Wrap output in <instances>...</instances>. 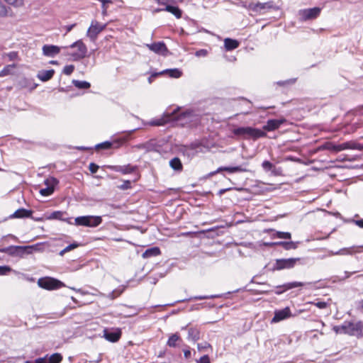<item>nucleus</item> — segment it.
<instances>
[{
  "instance_id": "1",
  "label": "nucleus",
  "mask_w": 363,
  "mask_h": 363,
  "mask_svg": "<svg viewBox=\"0 0 363 363\" xmlns=\"http://www.w3.org/2000/svg\"><path fill=\"white\" fill-rule=\"evenodd\" d=\"M191 111L186 110L183 111L181 108L178 107L172 112H165L162 118L153 120L150 123V124L151 125L160 126L170 121H182L191 116Z\"/></svg>"
},
{
  "instance_id": "2",
  "label": "nucleus",
  "mask_w": 363,
  "mask_h": 363,
  "mask_svg": "<svg viewBox=\"0 0 363 363\" xmlns=\"http://www.w3.org/2000/svg\"><path fill=\"white\" fill-rule=\"evenodd\" d=\"M242 6L255 14L263 15L272 10H278L279 7L274 1H269L261 3L259 1H242Z\"/></svg>"
},
{
  "instance_id": "3",
  "label": "nucleus",
  "mask_w": 363,
  "mask_h": 363,
  "mask_svg": "<svg viewBox=\"0 0 363 363\" xmlns=\"http://www.w3.org/2000/svg\"><path fill=\"white\" fill-rule=\"evenodd\" d=\"M233 132L234 135L245 140H257L267 136V133L264 130L252 127H239L235 128Z\"/></svg>"
},
{
  "instance_id": "4",
  "label": "nucleus",
  "mask_w": 363,
  "mask_h": 363,
  "mask_svg": "<svg viewBox=\"0 0 363 363\" xmlns=\"http://www.w3.org/2000/svg\"><path fill=\"white\" fill-rule=\"evenodd\" d=\"M38 248V245H26V246H9L1 250V252H5L13 257H18L21 258L24 257L26 255H31Z\"/></svg>"
},
{
  "instance_id": "5",
  "label": "nucleus",
  "mask_w": 363,
  "mask_h": 363,
  "mask_svg": "<svg viewBox=\"0 0 363 363\" xmlns=\"http://www.w3.org/2000/svg\"><path fill=\"white\" fill-rule=\"evenodd\" d=\"M102 223V218L96 216H79L74 219V224L79 226L96 228Z\"/></svg>"
},
{
  "instance_id": "6",
  "label": "nucleus",
  "mask_w": 363,
  "mask_h": 363,
  "mask_svg": "<svg viewBox=\"0 0 363 363\" xmlns=\"http://www.w3.org/2000/svg\"><path fill=\"white\" fill-rule=\"evenodd\" d=\"M322 9L314 7L310 9H301L298 11V18L301 22L313 21L316 19L320 15Z\"/></svg>"
},
{
  "instance_id": "7",
  "label": "nucleus",
  "mask_w": 363,
  "mask_h": 363,
  "mask_svg": "<svg viewBox=\"0 0 363 363\" xmlns=\"http://www.w3.org/2000/svg\"><path fill=\"white\" fill-rule=\"evenodd\" d=\"M40 287L47 290H55L65 286L61 281L52 277L40 278L38 281Z\"/></svg>"
},
{
  "instance_id": "8",
  "label": "nucleus",
  "mask_w": 363,
  "mask_h": 363,
  "mask_svg": "<svg viewBox=\"0 0 363 363\" xmlns=\"http://www.w3.org/2000/svg\"><path fill=\"white\" fill-rule=\"evenodd\" d=\"M69 48H77V50L76 52L69 54L72 57L74 60L78 61L84 58L86 56L87 48L81 40H79L75 43H72L69 46Z\"/></svg>"
},
{
  "instance_id": "9",
  "label": "nucleus",
  "mask_w": 363,
  "mask_h": 363,
  "mask_svg": "<svg viewBox=\"0 0 363 363\" xmlns=\"http://www.w3.org/2000/svg\"><path fill=\"white\" fill-rule=\"evenodd\" d=\"M106 27V24H101L97 21H92L91 26L87 30L86 35L91 41L94 42L97 38L98 35L104 30Z\"/></svg>"
},
{
  "instance_id": "10",
  "label": "nucleus",
  "mask_w": 363,
  "mask_h": 363,
  "mask_svg": "<svg viewBox=\"0 0 363 363\" xmlns=\"http://www.w3.org/2000/svg\"><path fill=\"white\" fill-rule=\"evenodd\" d=\"M299 258L279 259L276 260V264L273 267V270H281L284 269L293 268L296 263L299 261Z\"/></svg>"
},
{
  "instance_id": "11",
  "label": "nucleus",
  "mask_w": 363,
  "mask_h": 363,
  "mask_svg": "<svg viewBox=\"0 0 363 363\" xmlns=\"http://www.w3.org/2000/svg\"><path fill=\"white\" fill-rule=\"evenodd\" d=\"M362 325L360 322L352 323V322H345L342 325V333L348 334L350 335H354L357 333L361 332Z\"/></svg>"
},
{
  "instance_id": "12",
  "label": "nucleus",
  "mask_w": 363,
  "mask_h": 363,
  "mask_svg": "<svg viewBox=\"0 0 363 363\" xmlns=\"http://www.w3.org/2000/svg\"><path fill=\"white\" fill-rule=\"evenodd\" d=\"M62 359L61 354L54 353L52 355L46 354L43 357L38 358L34 362L26 361V363H60Z\"/></svg>"
},
{
  "instance_id": "13",
  "label": "nucleus",
  "mask_w": 363,
  "mask_h": 363,
  "mask_svg": "<svg viewBox=\"0 0 363 363\" xmlns=\"http://www.w3.org/2000/svg\"><path fill=\"white\" fill-rule=\"evenodd\" d=\"M128 140L127 137H121L112 142H104L96 145L97 149L118 148Z\"/></svg>"
},
{
  "instance_id": "14",
  "label": "nucleus",
  "mask_w": 363,
  "mask_h": 363,
  "mask_svg": "<svg viewBox=\"0 0 363 363\" xmlns=\"http://www.w3.org/2000/svg\"><path fill=\"white\" fill-rule=\"evenodd\" d=\"M122 335L119 328L105 329L104 330V337L108 341L116 342L119 340Z\"/></svg>"
},
{
  "instance_id": "15",
  "label": "nucleus",
  "mask_w": 363,
  "mask_h": 363,
  "mask_svg": "<svg viewBox=\"0 0 363 363\" xmlns=\"http://www.w3.org/2000/svg\"><path fill=\"white\" fill-rule=\"evenodd\" d=\"M147 47L154 52L166 56L168 52V49L163 42H156L152 44H147Z\"/></svg>"
},
{
  "instance_id": "16",
  "label": "nucleus",
  "mask_w": 363,
  "mask_h": 363,
  "mask_svg": "<svg viewBox=\"0 0 363 363\" xmlns=\"http://www.w3.org/2000/svg\"><path fill=\"white\" fill-rule=\"evenodd\" d=\"M291 315V310L289 307H286L281 310L276 311L274 312V316L272 320V323H278L287 318H289Z\"/></svg>"
},
{
  "instance_id": "17",
  "label": "nucleus",
  "mask_w": 363,
  "mask_h": 363,
  "mask_svg": "<svg viewBox=\"0 0 363 363\" xmlns=\"http://www.w3.org/2000/svg\"><path fill=\"white\" fill-rule=\"evenodd\" d=\"M304 285H305L304 283L299 282V281H294V282H291V283L284 284L283 285L277 286L276 287L277 290L275 291V294L279 295L287 290H289V289H294L296 287H298V286H303Z\"/></svg>"
},
{
  "instance_id": "18",
  "label": "nucleus",
  "mask_w": 363,
  "mask_h": 363,
  "mask_svg": "<svg viewBox=\"0 0 363 363\" xmlns=\"http://www.w3.org/2000/svg\"><path fill=\"white\" fill-rule=\"evenodd\" d=\"M42 50L45 56L53 57L60 52L61 48L54 45H45Z\"/></svg>"
},
{
  "instance_id": "19",
  "label": "nucleus",
  "mask_w": 363,
  "mask_h": 363,
  "mask_svg": "<svg viewBox=\"0 0 363 363\" xmlns=\"http://www.w3.org/2000/svg\"><path fill=\"white\" fill-rule=\"evenodd\" d=\"M285 121V119H270L267 121V124L263 126V130L267 131L275 130Z\"/></svg>"
},
{
  "instance_id": "20",
  "label": "nucleus",
  "mask_w": 363,
  "mask_h": 363,
  "mask_svg": "<svg viewBox=\"0 0 363 363\" xmlns=\"http://www.w3.org/2000/svg\"><path fill=\"white\" fill-rule=\"evenodd\" d=\"M109 168L115 172H119L126 174L133 172L137 169V167L128 164L123 166H110Z\"/></svg>"
},
{
  "instance_id": "21",
  "label": "nucleus",
  "mask_w": 363,
  "mask_h": 363,
  "mask_svg": "<svg viewBox=\"0 0 363 363\" xmlns=\"http://www.w3.org/2000/svg\"><path fill=\"white\" fill-rule=\"evenodd\" d=\"M169 166L170 167L174 169L175 172H178V173H180L183 171V164H182V162L181 161V160L177 157H173L172 159H171L169 160Z\"/></svg>"
},
{
  "instance_id": "22",
  "label": "nucleus",
  "mask_w": 363,
  "mask_h": 363,
  "mask_svg": "<svg viewBox=\"0 0 363 363\" xmlns=\"http://www.w3.org/2000/svg\"><path fill=\"white\" fill-rule=\"evenodd\" d=\"M32 213V211L26 210L25 208H19L10 216V218H28L31 216Z\"/></svg>"
},
{
  "instance_id": "23",
  "label": "nucleus",
  "mask_w": 363,
  "mask_h": 363,
  "mask_svg": "<svg viewBox=\"0 0 363 363\" xmlns=\"http://www.w3.org/2000/svg\"><path fill=\"white\" fill-rule=\"evenodd\" d=\"M54 74V69L41 70L38 72L37 77L42 82H47L53 77Z\"/></svg>"
},
{
  "instance_id": "24",
  "label": "nucleus",
  "mask_w": 363,
  "mask_h": 363,
  "mask_svg": "<svg viewBox=\"0 0 363 363\" xmlns=\"http://www.w3.org/2000/svg\"><path fill=\"white\" fill-rule=\"evenodd\" d=\"M221 171H226L230 173H235V172H246L247 170L242 167H220L218 168L216 172H213L212 174H215L216 173H218Z\"/></svg>"
},
{
  "instance_id": "25",
  "label": "nucleus",
  "mask_w": 363,
  "mask_h": 363,
  "mask_svg": "<svg viewBox=\"0 0 363 363\" xmlns=\"http://www.w3.org/2000/svg\"><path fill=\"white\" fill-rule=\"evenodd\" d=\"M161 254L160 249L157 247H154L146 250L142 255V257L145 259L150 258L152 257H156Z\"/></svg>"
},
{
  "instance_id": "26",
  "label": "nucleus",
  "mask_w": 363,
  "mask_h": 363,
  "mask_svg": "<svg viewBox=\"0 0 363 363\" xmlns=\"http://www.w3.org/2000/svg\"><path fill=\"white\" fill-rule=\"evenodd\" d=\"M267 245H269V246H274V245L281 246V247H283L286 250H291V249H296L297 247L296 244L295 242H291V241H290V242L281 241V242H272V243L267 244Z\"/></svg>"
},
{
  "instance_id": "27",
  "label": "nucleus",
  "mask_w": 363,
  "mask_h": 363,
  "mask_svg": "<svg viewBox=\"0 0 363 363\" xmlns=\"http://www.w3.org/2000/svg\"><path fill=\"white\" fill-rule=\"evenodd\" d=\"M188 339L194 342L200 339V330L197 328H189L188 329Z\"/></svg>"
},
{
  "instance_id": "28",
  "label": "nucleus",
  "mask_w": 363,
  "mask_h": 363,
  "mask_svg": "<svg viewBox=\"0 0 363 363\" xmlns=\"http://www.w3.org/2000/svg\"><path fill=\"white\" fill-rule=\"evenodd\" d=\"M165 11H168L174 15L177 18H182V11L177 6H173L167 4L164 8Z\"/></svg>"
},
{
  "instance_id": "29",
  "label": "nucleus",
  "mask_w": 363,
  "mask_h": 363,
  "mask_svg": "<svg viewBox=\"0 0 363 363\" xmlns=\"http://www.w3.org/2000/svg\"><path fill=\"white\" fill-rule=\"evenodd\" d=\"M225 48L227 50L236 49L239 46V43L236 40L226 38L224 40Z\"/></svg>"
},
{
  "instance_id": "30",
  "label": "nucleus",
  "mask_w": 363,
  "mask_h": 363,
  "mask_svg": "<svg viewBox=\"0 0 363 363\" xmlns=\"http://www.w3.org/2000/svg\"><path fill=\"white\" fill-rule=\"evenodd\" d=\"M16 67V64H11L6 65L1 72H0V77L13 74H14V69Z\"/></svg>"
},
{
  "instance_id": "31",
  "label": "nucleus",
  "mask_w": 363,
  "mask_h": 363,
  "mask_svg": "<svg viewBox=\"0 0 363 363\" xmlns=\"http://www.w3.org/2000/svg\"><path fill=\"white\" fill-rule=\"evenodd\" d=\"M164 73L169 74V76L174 78H179L182 76V72L178 69H166L160 72L163 74Z\"/></svg>"
},
{
  "instance_id": "32",
  "label": "nucleus",
  "mask_w": 363,
  "mask_h": 363,
  "mask_svg": "<svg viewBox=\"0 0 363 363\" xmlns=\"http://www.w3.org/2000/svg\"><path fill=\"white\" fill-rule=\"evenodd\" d=\"M180 340V337L178 334L175 333L172 335L168 341L167 345L172 347H175L177 346V342Z\"/></svg>"
},
{
  "instance_id": "33",
  "label": "nucleus",
  "mask_w": 363,
  "mask_h": 363,
  "mask_svg": "<svg viewBox=\"0 0 363 363\" xmlns=\"http://www.w3.org/2000/svg\"><path fill=\"white\" fill-rule=\"evenodd\" d=\"M65 212L62 211H54L51 213V215L48 217V219H57L60 220H65V218L64 217Z\"/></svg>"
},
{
  "instance_id": "34",
  "label": "nucleus",
  "mask_w": 363,
  "mask_h": 363,
  "mask_svg": "<svg viewBox=\"0 0 363 363\" xmlns=\"http://www.w3.org/2000/svg\"><path fill=\"white\" fill-rule=\"evenodd\" d=\"M73 84L76 87L83 89H89L91 86V84L85 81L74 80Z\"/></svg>"
},
{
  "instance_id": "35",
  "label": "nucleus",
  "mask_w": 363,
  "mask_h": 363,
  "mask_svg": "<svg viewBox=\"0 0 363 363\" xmlns=\"http://www.w3.org/2000/svg\"><path fill=\"white\" fill-rule=\"evenodd\" d=\"M59 181L55 177H50L45 180V184L47 187H52L55 189V186L57 185Z\"/></svg>"
},
{
  "instance_id": "36",
  "label": "nucleus",
  "mask_w": 363,
  "mask_h": 363,
  "mask_svg": "<svg viewBox=\"0 0 363 363\" xmlns=\"http://www.w3.org/2000/svg\"><path fill=\"white\" fill-rule=\"evenodd\" d=\"M274 238H278L280 239H291V235L290 233L287 232H279L277 231L276 233L273 235Z\"/></svg>"
},
{
  "instance_id": "37",
  "label": "nucleus",
  "mask_w": 363,
  "mask_h": 363,
  "mask_svg": "<svg viewBox=\"0 0 363 363\" xmlns=\"http://www.w3.org/2000/svg\"><path fill=\"white\" fill-rule=\"evenodd\" d=\"M78 246H79V245L77 243L70 244L69 245L67 246L65 249L61 250L59 254H60V256H63L66 252H69V251L75 249Z\"/></svg>"
},
{
  "instance_id": "38",
  "label": "nucleus",
  "mask_w": 363,
  "mask_h": 363,
  "mask_svg": "<svg viewBox=\"0 0 363 363\" xmlns=\"http://www.w3.org/2000/svg\"><path fill=\"white\" fill-rule=\"evenodd\" d=\"M354 146H352L350 143H344L337 145V152L342 151L346 149H354Z\"/></svg>"
},
{
  "instance_id": "39",
  "label": "nucleus",
  "mask_w": 363,
  "mask_h": 363,
  "mask_svg": "<svg viewBox=\"0 0 363 363\" xmlns=\"http://www.w3.org/2000/svg\"><path fill=\"white\" fill-rule=\"evenodd\" d=\"M10 8L6 6L1 1H0V16L4 17L8 15L9 11Z\"/></svg>"
},
{
  "instance_id": "40",
  "label": "nucleus",
  "mask_w": 363,
  "mask_h": 363,
  "mask_svg": "<svg viewBox=\"0 0 363 363\" xmlns=\"http://www.w3.org/2000/svg\"><path fill=\"white\" fill-rule=\"evenodd\" d=\"M54 192V189L52 187H46L45 189H41L40 190V193L42 196H48L51 195Z\"/></svg>"
},
{
  "instance_id": "41",
  "label": "nucleus",
  "mask_w": 363,
  "mask_h": 363,
  "mask_svg": "<svg viewBox=\"0 0 363 363\" xmlns=\"http://www.w3.org/2000/svg\"><path fill=\"white\" fill-rule=\"evenodd\" d=\"M262 166L263 169L267 172L272 170L274 167V164L267 160L264 161Z\"/></svg>"
},
{
  "instance_id": "42",
  "label": "nucleus",
  "mask_w": 363,
  "mask_h": 363,
  "mask_svg": "<svg viewBox=\"0 0 363 363\" xmlns=\"http://www.w3.org/2000/svg\"><path fill=\"white\" fill-rule=\"evenodd\" d=\"M74 70V66L72 65H66L63 69V73L66 75H70Z\"/></svg>"
},
{
  "instance_id": "43",
  "label": "nucleus",
  "mask_w": 363,
  "mask_h": 363,
  "mask_svg": "<svg viewBox=\"0 0 363 363\" xmlns=\"http://www.w3.org/2000/svg\"><path fill=\"white\" fill-rule=\"evenodd\" d=\"M359 252V250H354V247L345 248V249L341 250L340 251V252H338L337 254H340V255L352 254L354 252Z\"/></svg>"
},
{
  "instance_id": "44",
  "label": "nucleus",
  "mask_w": 363,
  "mask_h": 363,
  "mask_svg": "<svg viewBox=\"0 0 363 363\" xmlns=\"http://www.w3.org/2000/svg\"><path fill=\"white\" fill-rule=\"evenodd\" d=\"M211 347V345L206 342H203V343H199L197 345V348H198V350L200 351V352H202L208 348H210Z\"/></svg>"
},
{
  "instance_id": "45",
  "label": "nucleus",
  "mask_w": 363,
  "mask_h": 363,
  "mask_svg": "<svg viewBox=\"0 0 363 363\" xmlns=\"http://www.w3.org/2000/svg\"><path fill=\"white\" fill-rule=\"evenodd\" d=\"M8 4L15 6H21L23 4V0H4Z\"/></svg>"
},
{
  "instance_id": "46",
  "label": "nucleus",
  "mask_w": 363,
  "mask_h": 363,
  "mask_svg": "<svg viewBox=\"0 0 363 363\" xmlns=\"http://www.w3.org/2000/svg\"><path fill=\"white\" fill-rule=\"evenodd\" d=\"M11 271V268L9 266H0V275L7 274Z\"/></svg>"
},
{
  "instance_id": "47",
  "label": "nucleus",
  "mask_w": 363,
  "mask_h": 363,
  "mask_svg": "<svg viewBox=\"0 0 363 363\" xmlns=\"http://www.w3.org/2000/svg\"><path fill=\"white\" fill-rule=\"evenodd\" d=\"M208 55L207 50L201 49L196 52L195 55L198 57H206Z\"/></svg>"
},
{
  "instance_id": "48",
  "label": "nucleus",
  "mask_w": 363,
  "mask_h": 363,
  "mask_svg": "<svg viewBox=\"0 0 363 363\" xmlns=\"http://www.w3.org/2000/svg\"><path fill=\"white\" fill-rule=\"evenodd\" d=\"M313 304H314L316 307H318L320 309L325 308L328 306V303H326L325 301H316V302H313Z\"/></svg>"
},
{
  "instance_id": "49",
  "label": "nucleus",
  "mask_w": 363,
  "mask_h": 363,
  "mask_svg": "<svg viewBox=\"0 0 363 363\" xmlns=\"http://www.w3.org/2000/svg\"><path fill=\"white\" fill-rule=\"evenodd\" d=\"M326 149L337 152V145L330 143L326 145Z\"/></svg>"
},
{
  "instance_id": "50",
  "label": "nucleus",
  "mask_w": 363,
  "mask_h": 363,
  "mask_svg": "<svg viewBox=\"0 0 363 363\" xmlns=\"http://www.w3.org/2000/svg\"><path fill=\"white\" fill-rule=\"evenodd\" d=\"M99 168V165H97L95 163L89 164V169L93 174L96 173L98 171Z\"/></svg>"
},
{
  "instance_id": "51",
  "label": "nucleus",
  "mask_w": 363,
  "mask_h": 363,
  "mask_svg": "<svg viewBox=\"0 0 363 363\" xmlns=\"http://www.w3.org/2000/svg\"><path fill=\"white\" fill-rule=\"evenodd\" d=\"M197 363H211L210 359L208 355H204L201 357L199 360L197 361Z\"/></svg>"
},
{
  "instance_id": "52",
  "label": "nucleus",
  "mask_w": 363,
  "mask_h": 363,
  "mask_svg": "<svg viewBox=\"0 0 363 363\" xmlns=\"http://www.w3.org/2000/svg\"><path fill=\"white\" fill-rule=\"evenodd\" d=\"M216 297V296H195L194 298V299L195 300H204V299H208V298H215Z\"/></svg>"
},
{
  "instance_id": "53",
  "label": "nucleus",
  "mask_w": 363,
  "mask_h": 363,
  "mask_svg": "<svg viewBox=\"0 0 363 363\" xmlns=\"http://www.w3.org/2000/svg\"><path fill=\"white\" fill-rule=\"evenodd\" d=\"M7 56L10 60H14L18 57V54L16 52H11L7 55Z\"/></svg>"
},
{
  "instance_id": "54",
  "label": "nucleus",
  "mask_w": 363,
  "mask_h": 363,
  "mask_svg": "<svg viewBox=\"0 0 363 363\" xmlns=\"http://www.w3.org/2000/svg\"><path fill=\"white\" fill-rule=\"evenodd\" d=\"M357 308L358 311H359L361 312H363V299L359 301L357 303Z\"/></svg>"
},
{
  "instance_id": "55",
  "label": "nucleus",
  "mask_w": 363,
  "mask_h": 363,
  "mask_svg": "<svg viewBox=\"0 0 363 363\" xmlns=\"http://www.w3.org/2000/svg\"><path fill=\"white\" fill-rule=\"evenodd\" d=\"M184 357L186 359H188L191 358V351L189 347H188V349L184 350Z\"/></svg>"
},
{
  "instance_id": "56",
  "label": "nucleus",
  "mask_w": 363,
  "mask_h": 363,
  "mask_svg": "<svg viewBox=\"0 0 363 363\" xmlns=\"http://www.w3.org/2000/svg\"><path fill=\"white\" fill-rule=\"evenodd\" d=\"M155 1H156L157 4H161V5H164L166 6L167 4H168V3H169L172 0H154Z\"/></svg>"
},
{
  "instance_id": "57",
  "label": "nucleus",
  "mask_w": 363,
  "mask_h": 363,
  "mask_svg": "<svg viewBox=\"0 0 363 363\" xmlns=\"http://www.w3.org/2000/svg\"><path fill=\"white\" fill-rule=\"evenodd\" d=\"M76 24L74 23V24H72V25H69V26H66L65 27V30H66V33L70 32L74 27H75Z\"/></svg>"
},
{
  "instance_id": "58",
  "label": "nucleus",
  "mask_w": 363,
  "mask_h": 363,
  "mask_svg": "<svg viewBox=\"0 0 363 363\" xmlns=\"http://www.w3.org/2000/svg\"><path fill=\"white\" fill-rule=\"evenodd\" d=\"M333 330L336 333H342V325H340V326H335L333 328Z\"/></svg>"
},
{
  "instance_id": "59",
  "label": "nucleus",
  "mask_w": 363,
  "mask_h": 363,
  "mask_svg": "<svg viewBox=\"0 0 363 363\" xmlns=\"http://www.w3.org/2000/svg\"><path fill=\"white\" fill-rule=\"evenodd\" d=\"M355 223L357 225H358L359 227L363 228V219H360V220H355Z\"/></svg>"
},
{
  "instance_id": "60",
  "label": "nucleus",
  "mask_w": 363,
  "mask_h": 363,
  "mask_svg": "<svg viewBox=\"0 0 363 363\" xmlns=\"http://www.w3.org/2000/svg\"><path fill=\"white\" fill-rule=\"evenodd\" d=\"M159 75H162V74L160 73H153L152 74V75L149 77L148 80H149V82L151 83L152 82V78H155Z\"/></svg>"
},
{
  "instance_id": "61",
  "label": "nucleus",
  "mask_w": 363,
  "mask_h": 363,
  "mask_svg": "<svg viewBox=\"0 0 363 363\" xmlns=\"http://www.w3.org/2000/svg\"><path fill=\"white\" fill-rule=\"evenodd\" d=\"M102 13L103 15H106V11H107V6H106V4H102Z\"/></svg>"
},
{
  "instance_id": "62",
  "label": "nucleus",
  "mask_w": 363,
  "mask_h": 363,
  "mask_svg": "<svg viewBox=\"0 0 363 363\" xmlns=\"http://www.w3.org/2000/svg\"><path fill=\"white\" fill-rule=\"evenodd\" d=\"M130 182L129 181H126L124 185L122 186V189H126L130 186Z\"/></svg>"
},
{
  "instance_id": "63",
  "label": "nucleus",
  "mask_w": 363,
  "mask_h": 363,
  "mask_svg": "<svg viewBox=\"0 0 363 363\" xmlns=\"http://www.w3.org/2000/svg\"><path fill=\"white\" fill-rule=\"evenodd\" d=\"M163 11H165V10H164V9H156L154 11V13H158V12Z\"/></svg>"
},
{
  "instance_id": "64",
  "label": "nucleus",
  "mask_w": 363,
  "mask_h": 363,
  "mask_svg": "<svg viewBox=\"0 0 363 363\" xmlns=\"http://www.w3.org/2000/svg\"><path fill=\"white\" fill-rule=\"evenodd\" d=\"M50 64L52 65H58V62L56 60H52L50 61Z\"/></svg>"
}]
</instances>
